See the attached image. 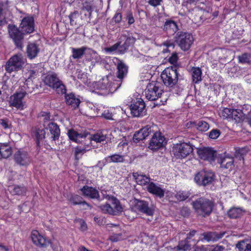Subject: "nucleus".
Instances as JSON below:
<instances>
[{
  "instance_id": "nucleus-1",
  "label": "nucleus",
  "mask_w": 251,
  "mask_h": 251,
  "mask_svg": "<svg viewBox=\"0 0 251 251\" xmlns=\"http://www.w3.org/2000/svg\"><path fill=\"white\" fill-rule=\"evenodd\" d=\"M191 204L196 214L203 218L208 217L211 214L215 205L213 200L204 197L193 201Z\"/></svg>"
},
{
  "instance_id": "nucleus-2",
  "label": "nucleus",
  "mask_w": 251,
  "mask_h": 251,
  "mask_svg": "<svg viewBox=\"0 0 251 251\" xmlns=\"http://www.w3.org/2000/svg\"><path fill=\"white\" fill-rule=\"evenodd\" d=\"M114 76L109 74L93 83L95 90H100L101 95H106L109 92L117 90L120 87V83L114 79Z\"/></svg>"
},
{
  "instance_id": "nucleus-3",
  "label": "nucleus",
  "mask_w": 251,
  "mask_h": 251,
  "mask_svg": "<svg viewBox=\"0 0 251 251\" xmlns=\"http://www.w3.org/2000/svg\"><path fill=\"white\" fill-rule=\"evenodd\" d=\"M42 81L46 86L51 88L58 94L63 95L66 92L65 86L55 73L51 72L43 76Z\"/></svg>"
},
{
  "instance_id": "nucleus-4",
  "label": "nucleus",
  "mask_w": 251,
  "mask_h": 251,
  "mask_svg": "<svg viewBox=\"0 0 251 251\" xmlns=\"http://www.w3.org/2000/svg\"><path fill=\"white\" fill-rule=\"evenodd\" d=\"M161 77L165 86L173 88L178 79V73L176 66L166 68L161 73Z\"/></svg>"
},
{
  "instance_id": "nucleus-5",
  "label": "nucleus",
  "mask_w": 251,
  "mask_h": 251,
  "mask_svg": "<svg viewBox=\"0 0 251 251\" xmlns=\"http://www.w3.org/2000/svg\"><path fill=\"white\" fill-rule=\"evenodd\" d=\"M194 146L189 143L181 142L174 144L172 152L176 159L185 158L193 152Z\"/></svg>"
},
{
  "instance_id": "nucleus-6",
  "label": "nucleus",
  "mask_w": 251,
  "mask_h": 251,
  "mask_svg": "<svg viewBox=\"0 0 251 251\" xmlns=\"http://www.w3.org/2000/svg\"><path fill=\"white\" fill-rule=\"evenodd\" d=\"M215 177V174L212 171L203 169L195 175L194 181L199 186H206L213 182Z\"/></svg>"
},
{
  "instance_id": "nucleus-7",
  "label": "nucleus",
  "mask_w": 251,
  "mask_h": 251,
  "mask_svg": "<svg viewBox=\"0 0 251 251\" xmlns=\"http://www.w3.org/2000/svg\"><path fill=\"white\" fill-rule=\"evenodd\" d=\"M26 59L22 54H17L13 55L7 62L5 65V70L8 73L20 70L25 63Z\"/></svg>"
},
{
  "instance_id": "nucleus-8",
  "label": "nucleus",
  "mask_w": 251,
  "mask_h": 251,
  "mask_svg": "<svg viewBox=\"0 0 251 251\" xmlns=\"http://www.w3.org/2000/svg\"><path fill=\"white\" fill-rule=\"evenodd\" d=\"M162 92L161 84L155 81L149 83L145 90L146 97L150 100H154L157 99L161 96Z\"/></svg>"
},
{
  "instance_id": "nucleus-9",
  "label": "nucleus",
  "mask_w": 251,
  "mask_h": 251,
  "mask_svg": "<svg viewBox=\"0 0 251 251\" xmlns=\"http://www.w3.org/2000/svg\"><path fill=\"white\" fill-rule=\"evenodd\" d=\"M30 237L33 244L40 248H46L49 245L54 250V249L50 239L41 235L37 230H33L31 231Z\"/></svg>"
},
{
  "instance_id": "nucleus-10",
  "label": "nucleus",
  "mask_w": 251,
  "mask_h": 251,
  "mask_svg": "<svg viewBox=\"0 0 251 251\" xmlns=\"http://www.w3.org/2000/svg\"><path fill=\"white\" fill-rule=\"evenodd\" d=\"M26 86L25 84L23 86L21 91H17L13 95L10 96L9 99V103L18 109L25 108V102L23 101L24 98L26 96L28 91H26Z\"/></svg>"
},
{
  "instance_id": "nucleus-11",
  "label": "nucleus",
  "mask_w": 251,
  "mask_h": 251,
  "mask_svg": "<svg viewBox=\"0 0 251 251\" xmlns=\"http://www.w3.org/2000/svg\"><path fill=\"white\" fill-rule=\"evenodd\" d=\"M177 35L176 42L180 49L184 51L189 50L194 42L193 36L184 32H178Z\"/></svg>"
},
{
  "instance_id": "nucleus-12",
  "label": "nucleus",
  "mask_w": 251,
  "mask_h": 251,
  "mask_svg": "<svg viewBox=\"0 0 251 251\" xmlns=\"http://www.w3.org/2000/svg\"><path fill=\"white\" fill-rule=\"evenodd\" d=\"M9 35L13 40L15 45L19 49L23 48V40L24 39V33L14 25H8Z\"/></svg>"
},
{
  "instance_id": "nucleus-13",
  "label": "nucleus",
  "mask_w": 251,
  "mask_h": 251,
  "mask_svg": "<svg viewBox=\"0 0 251 251\" xmlns=\"http://www.w3.org/2000/svg\"><path fill=\"white\" fill-rule=\"evenodd\" d=\"M199 157L204 161L211 163L215 161L217 157V152L210 147H203L197 150Z\"/></svg>"
},
{
  "instance_id": "nucleus-14",
  "label": "nucleus",
  "mask_w": 251,
  "mask_h": 251,
  "mask_svg": "<svg viewBox=\"0 0 251 251\" xmlns=\"http://www.w3.org/2000/svg\"><path fill=\"white\" fill-rule=\"evenodd\" d=\"M133 208L135 210L143 213L147 216H152L154 214V209L149 206V202L144 200L135 199Z\"/></svg>"
},
{
  "instance_id": "nucleus-15",
  "label": "nucleus",
  "mask_w": 251,
  "mask_h": 251,
  "mask_svg": "<svg viewBox=\"0 0 251 251\" xmlns=\"http://www.w3.org/2000/svg\"><path fill=\"white\" fill-rule=\"evenodd\" d=\"M14 161L20 166H27L30 163L31 158L28 153L20 149L14 154Z\"/></svg>"
},
{
  "instance_id": "nucleus-16",
  "label": "nucleus",
  "mask_w": 251,
  "mask_h": 251,
  "mask_svg": "<svg viewBox=\"0 0 251 251\" xmlns=\"http://www.w3.org/2000/svg\"><path fill=\"white\" fill-rule=\"evenodd\" d=\"M165 138L160 132H155L151 138L149 148L152 151H156L164 145Z\"/></svg>"
},
{
  "instance_id": "nucleus-17",
  "label": "nucleus",
  "mask_w": 251,
  "mask_h": 251,
  "mask_svg": "<svg viewBox=\"0 0 251 251\" xmlns=\"http://www.w3.org/2000/svg\"><path fill=\"white\" fill-rule=\"evenodd\" d=\"M153 132L152 127L151 126L147 125L135 132L132 138L133 141L134 143H138L145 139Z\"/></svg>"
},
{
  "instance_id": "nucleus-18",
  "label": "nucleus",
  "mask_w": 251,
  "mask_h": 251,
  "mask_svg": "<svg viewBox=\"0 0 251 251\" xmlns=\"http://www.w3.org/2000/svg\"><path fill=\"white\" fill-rule=\"evenodd\" d=\"M82 196L91 199L100 200V195L99 192L96 188L92 186L84 185L80 189Z\"/></svg>"
},
{
  "instance_id": "nucleus-19",
  "label": "nucleus",
  "mask_w": 251,
  "mask_h": 251,
  "mask_svg": "<svg viewBox=\"0 0 251 251\" xmlns=\"http://www.w3.org/2000/svg\"><path fill=\"white\" fill-rule=\"evenodd\" d=\"M147 190L149 193L156 198L162 199L164 197L165 190L153 182L148 185Z\"/></svg>"
},
{
  "instance_id": "nucleus-20",
  "label": "nucleus",
  "mask_w": 251,
  "mask_h": 251,
  "mask_svg": "<svg viewBox=\"0 0 251 251\" xmlns=\"http://www.w3.org/2000/svg\"><path fill=\"white\" fill-rule=\"evenodd\" d=\"M22 30L25 33H30L34 30V19L32 17H25L23 19L20 25Z\"/></svg>"
},
{
  "instance_id": "nucleus-21",
  "label": "nucleus",
  "mask_w": 251,
  "mask_h": 251,
  "mask_svg": "<svg viewBox=\"0 0 251 251\" xmlns=\"http://www.w3.org/2000/svg\"><path fill=\"white\" fill-rule=\"evenodd\" d=\"M117 77L119 80L117 81L121 84L122 80L126 75L127 74V66L121 61H118L117 65Z\"/></svg>"
},
{
  "instance_id": "nucleus-22",
  "label": "nucleus",
  "mask_w": 251,
  "mask_h": 251,
  "mask_svg": "<svg viewBox=\"0 0 251 251\" xmlns=\"http://www.w3.org/2000/svg\"><path fill=\"white\" fill-rule=\"evenodd\" d=\"M65 94L66 103L74 109L78 108L80 103V99L72 93L67 94L66 93Z\"/></svg>"
},
{
  "instance_id": "nucleus-23",
  "label": "nucleus",
  "mask_w": 251,
  "mask_h": 251,
  "mask_svg": "<svg viewBox=\"0 0 251 251\" xmlns=\"http://www.w3.org/2000/svg\"><path fill=\"white\" fill-rule=\"evenodd\" d=\"M68 135L71 140L77 143H82L86 140L87 137V134L78 133L73 129L68 131Z\"/></svg>"
},
{
  "instance_id": "nucleus-24",
  "label": "nucleus",
  "mask_w": 251,
  "mask_h": 251,
  "mask_svg": "<svg viewBox=\"0 0 251 251\" xmlns=\"http://www.w3.org/2000/svg\"><path fill=\"white\" fill-rule=\"evenodd\" d=\"M178 29L176 23L173 20H167L163 25V30L170 34H174Z\"/></svg>"
},
{
  "instance_id": "nucleus-25",
  "label": "nucleus",
  "mask_w": 251,
  "mask_h": 251,
  "mask_svg": "<svg viewBox=\"0 0 251 251\" xmlns=\"http://www.w3.org/2000/svg\"><path fill=\"white\" fill-rule=\"evenodd\" d=\"M12 152V148L9 143H0V159L8 158Z\"/></svg>"
},
{
  "instance_id": "nucleus-26",
  "label": "nucleus",
  "mask_w": 251,
  "mask_h": 251,
  "mask_svg": "<svg viewBox=\"0 0 251 251\" xmlns=\"http://www.w3.org/2000/svg\"><path fill=\"white\" fill-rule=\"evenodd\" d=\"M132 176L136 183L141 185H146L150 183V177L138 172L133 173Z\"/></svg>"
},
{
  "instance_id": "nucleus-27",
  "label": "nucleus",
  "mask_w": 251,
  "mask_h": 251,
  "mask_svg": "<svg viewBox=\"0 0 251 251\" xmlns=\"http://www.w3.org/2000/svg\"><path fill=\"white\" fill-rule=\"evenodd\" d=\"M39 51L40 49L38 46L35 43H29L27 46V56L30 59L35 58L37 56Z\"/></svg>"
},
{
  "instance_id": "nucleus-28",
  "label": "nucleus",
  "mask_w": 251,
  "mask_h": 251,
  "mask_svg": "<svg viewBox=\"0 0 251 251\" xmlns=\"http://www.w3.org/2000/svg\"><path fill=\"white\" fill-rule=\"evenodd\" d=\"M67 199L69 202L73 205H79L82 203L87 205V202L83 198L77 194H71L67 196Z\"/></svg>"
},
{
  "instance_id": "nucleus-29",
  "label": "nucleus",
  "mask_w": 251,
  "mask_h": 251,
  "mask_svg": "<svg viewBox=\"0 0 251 251\" xmlns=\"http://www.w3.org/2000/svg\"><path fill=\"white\" fill-rule=\"evenodd\" d=\"M48 126L52 135V140H58L60 135V130L58 125L54 122H51L48 125Z\"/></svg>"
},
{
  "instance_id": "nucleus-30",
  "label": "nucleus",
  "mask_w": 251,
  "mask_h": 251,
  "mask_svg": "<svg viewBox=\"0 0 251 251\" xmlns=\"http://www.w3.org/2000/svg\"><path fill=\"white\" fill-rule=\"evenodd\" d=\"M72 51V57L74 59L79 60L84 58L85 51L86 47L83 46L79 48H71Z\"/></svg>"
},
{
  "instance_id": "nucleus-31",
  "label": "nucleus",
  "mask_w": 251,
  "mask_h": 251,
  "mask_svg": "<svg viewBox=\"0 0 251 251\" xmlns=\"http://www.w3.org/2000/svg\"><path fill=\"white\" fill-rule=\"evenodd\" d=\"M237 114H239L238 111H220L219 114L221 116H223L225 119H233L236 121L239 122L240 120V117Z\"/></svg>"
},
{
  "instance_id": "nucleus-32",
  "label": "nucleus",
  "mask_w": 251,
  "mask_h": 251,
  "mask_svg": "<svg viewBox=\"0 0 251 251\" xmlns=\"http://www.w3.org/2000/svg\"><path fill=\"white\" fill-rule=\"evenodd\" d=\"M136 41V38L132 36L129 35L126 38L125 43L120 46L119 51L121 53H124L128 48L132 46Z\"/></svg>"
},
{
  "instance_id": "nucleus-33",
  "label": "nucleus",
  "mask_w": 251,
  "mask_h": 251,
  "mask_svg": "<svg viewBox=\"0 0 251 251\" xmlns=\"http://www.w3.org/2000/svg\"><path fill=\"white\" fill-rule=\"evenodd\" d=\"M130 110H144L146 107L144 101L142 99H136L129 105Z\"/></svg>"
},
{
  "instance_id": "nucleus-34",
  "label": "nucleus",
  "mask_w": 251,
  "mask_h": 251,
  "mask_svg": "<svg viewBox=\"0 0 251 251\" xmlns=\"http://www.w3.org/2000/svg\"><path fill=\"white\" fill-rule=\"evenodd\" d=\"M98 57V54L94 50L86 47V51L84 55L83 60V62H88L97 59Z\"/></svg>"
},
{
  "instance_id": "nucleus-35",
  "label": "nucleus",
  "mask_w": 251,
  "mask_h": 251,
  "mask_svg": "<svg viewBox=\"0 0 251 251\" xmlns=\"http://www.w3.org/2000/svg\"><path fill=\"white\" fill-rule=\"evenodd\" d=\"M243 214V211L240 208L232 207L227 211V215L230 219L240 218Z\"/></svg>"
},
{
  "instance_id": "nucleus-36",
  "label": "nucleus",
  "mask_w": 251,
  "mask_h": 251,
  "mask_svg": "<svg viewBox=\"0 0 251 251\" xmlns=\"http://www.w3.org/2000/svg\"><path fill=\"white\" fill-rule=\"evenodd\" d=\"M236 247L239 251H251V240L240 241L236 244Z\"/></svg>"
},
{
  "instance_id": "nucleus-37",
  "label": "nucleus",
  "mask_w": 251,
  "mask_h": 251,
  "mask_svg": "<svg viewBox=\"0 0 251 251\" xmlns=\"http://www.w3.org/2000/svg\"><path fill=\"white\" fill-rule=\"evenodd\" d=\"M105 162L110 163H122L124 162L125 159L124 156L119 154H114L108 156L104 158Z\"/></svg>"
},
{
  "instance_id": "nucleus-38",
  "label": "nucleus",
  "mask_w": 251,
  "mask_h": 251,
  "mask_svg": "<svg viewBox=\"0 0 251 251\" xmlns=\"http://www.w3.org/2000/svg\"><path fill=\"white\" fill-rule=\"evenodd\" d=\"M88 143H85L84 145V146L88 147L89 144H91V141L93 140L97 143H101L102 141H104L106 140V135H103L101 133H97L93 135L92 137H89L87 138Z\"/></svg>"
},
{
  "instance_id": "nucleus-39",
  "label": "nucleus",
  "mask_w": 251,
  "mask_h": 251,
  "mask_svg": "<svg viewBox=\"0 0 251 251\" xmlns=\"http://www.w3.org/2000/svg\"><path fill=\"white\" fill-rule=\"evenodd\" d=\"M192 77L193 82L198 83L201 80V70L199 67H193L191 70Z\"/></svg>"
},
{
  "instance_id": "nucleus-40",
  "label": "nucleus",
  "mask_w": 251,
  "mask_h": 251,
  "mask_svg": "<svg viewBox=\"0 0 251 251\" xmlns=\"http://www.w3.org/2000/svg\"><path fill=\"white\" fill-rule=\"evenodd\" d=\"M192 244L187 240L184 239L178 242L177 246L176 247L177 251H187L191 249Z\"/></svg>"
},
{
  "instance_id": "nucleus-41",
  "label": "nucleus",
  "mask_w": 251,
  "mask_h": 251,
  "mask_svg": "<svg viewBox=\"0 0 251 251\" xmlns=\"http://www.w3.org/2000/svg\"><path fill=\"white\" fill-rule=\"evenodd\" d=\"M95 8V4L93 1H85L82 3V10L86 11L88 13V16L91 19L92 13Z\"/></svg>"
},
{
  "instance_id": "nucleus-42",
  "label": "nucleus",
  "mask_w": 251,
  "mask_h": 251,
  "mask_svg": "<svg viewBox=\"0 0 251 251\" xmlns=\"http://www.w3.org/2000/svg\"><path fill=\"white\" fill-rule=\"evenodd\" d=\"M112 207L114 212V215H118L123 211V208L120 201L114 197H112Z\"/></svg>"
},
{
  "instance_id": "nucleus-43",
  "label": "nucleus",
  "mask_w": 251,
  "mask_h": 251,
  "mask_svg": "<svg viewBox=\"0 0 251 251\" xmlns=\"http://www.w3.org/2000/svg\"><path fill=\"white\" fill-rule=\"evenodd\" d=\"M87 151L85 147H81V146H77L75 148V160H78L84 153Z\"/></svg>"
},
{
  "instance_id": "nucleus-44",
  "label": "nucleus",
  "mask_w": 251,
  "mask_h": 251,
  "mask_svg": "<svg viewBox=\"0 0 251 251\" xmlns=\"http://www.w3.org/2000/svg\"><path fill=\"white\" fill-rule=\"evenodd\" d=\"M239 62L242 64L251 63V54L248 53H245L238 56Z\"/></svg>"
},
{
  "instance_id": "nucleus-45",
  "label": "nucleus",
  "mask_w": 251,
  "mask_h": 251,
  "mask_svg": "<svg viewBox=\"0 0 251 251\" xmlns=\"http://www.w3.org/2000/svg\"><path fill=\"white\" fill-rule=\"evenodd\" d=\"M100 208L103 213L114 215V212L113 210L112 207L109 203H106L101 205Z\"/></svg>"
},
{
  "instance_id": "nucleus-46",
  "label": "nucleus",
  "mask_w": 251,
  "mask_h": 251,
  "mask_svg": "<svg viewBox=\"0 0 251 251\" xmlns=\"http://www.w3.org/2000/svg\"><path fill=\"white\" fill-rule=\"evenodd\" d=\"M79 17V14L78 11H75L71 13L69 16L70 25L72 26L76 25Z\"/></svg>"
},
{
  "instance_id": "nucleus-47",
  "label": "nucleus",
  "mask_w": 251,
  "mask_h": 251,
  "mask_svg": "<svg viewBox=\"0 0 251 251\" xmlns=\"http://www.w3.org/2000/svg\"><path fill=\"white\" fill-rule=\"evenodd\" d=\"M188 197V194L186 192L183 191H179L175 195V198L178 201H184Z\"/></svg>"
},
{
  "instance_id": "nucleus-48",
  "label": "nucleus",
  "mask_w": 251,
  "mask_h": 251,
  "mask_svg": "<svg viewBox=\"0 0 251 251\" xmlns=\"http://www.w3.org/2000/svg\"><path fill=\"white\" fill-rule=\"evenodd\" d=\"M197 126L198 130L202 132L207 131L209 128V124L207 122L202 120L199 121Z\"/></svg>"
},
{
  "instance_id": "nucleus-49",
  "label": "nucleus",
  "mask_w": 251,
  "mask_h": 251,
  "mask_svg": "<svg viewBox=\"0 0 251 251\" xmlns=\"http://www.w3.org/2000/svg\"><path fill=\"white\" fill-rule=\"evenodd\" d=\"M197 231L196 230H192L190 231L187 234L186 238L185 239L187 240L190 243H193V245H195L197 243V241L193 239V237L195 236Z\"/></svg>"
},
{
  "instance_id": "nucleus-50",
  "label": "nucleus",
  "mask_w": 251,
  "mask_h": 251,
  "mask_svg": "<svg viewBox=\"0 0 251 251\" xmlns=\"http://www.w3.org/2000/svg\"><path fill=\"white\" fill-rule=\"evenodd\" d=\"M109 240L113 242H116L123 239V235L121 233H112L109 238Z\"/></svg>"
},
{
  "instance_id": "nucleus-51",
  "label": "nucleus",
  "mask_w": 251,
  "mask_h": 251,
  "mask_svg": "<svg viewBox=\"0 0 251 251\" xmlns=\"http://www.w3.org/2000/svg\"><path fill=\"white\" fill-rule=\"evenodd\" d=\"M13 191L16 195H22L25 193L26 188L24 186L17 185L14 187Z\"/></svg>"
},
{
  "instance_id": "nucleus-52",
  "label": "nucleus",
  "mask_w": 251,
  "mask_h": 251,
  "mask_svg": "<svg viewBox=\"0 0 251 251\" xmlns=\"http://www.w3.org/2000/svg\"><path fill=\"white\" fill-rule=\"evenodd\" d=\"M162 45L166 47V49H163V50L162 51V52L163 53H166V52H167L168 51H169L168 49L169 48H172L173 49H174L175 47L174 43H173V41H172L171 40H167V41L164 42V43H163Z\"/></svg>"
},
{
  "instance_id": "nucleus-53",
  "label": "nucleus",
  "mask_w": 251,
  "mask_h": 251,
  "mask_svg": "<svg viewBox=\"0 0 251 251\" xmlns=\"http://www.w3.org/2000/svg\"><path fill=\"white\" fill-rule=\"evenodd\" d=\"M0 125L5 129L10 128L11 126L10 122L7 118L0 119Z\"/></svg>"
},
{
  "instance_id": "nucleus-54",
  "label": "nucleus",
  "mask_w": 251,
  "mask_h": 251,
  "mask_svg": "<svg viewBox=\"0 0 251 251\" xmlns=\"http://www.w3.org/2000/svg\"><path fill=\"white\" fill-rule=\"evenodd\" d=\"M147 111H130L133 117H142L147 114Z\"/></svg>"
},
{
  "instance_id": "nucleus-55",
  "label": "nucleus",
  "mask_w": 251,
  "mask_h": 251,
  "mask_svg": "<svg viewBox=\"0 0 251 251\" xmlns=\"http://www.w3.org/2000/svg\"><path fill=\"white\" fill-rule=\"evenodd\" d=\"M221 134L220 130L218 129H212L209 133V137L212 139H216L219 137Z\"/></svg>"
},
{
  "instance_id": "nucleus-56",
  "label": "nucleus",
  "mask_w": 251,
  "mask_h": 251,
  "mask_svg": "<svg viewBox=\"0 0 251 251\" xmlns=\"http://www.w3.org/2000/svg\"><path fill=\"white\" fill-rule=\"evenodd\" d=\"M35 136L37 140H41L45 138V131L44 129H38L36 130Z\"/></svg>"
},
{
  "instance_id": "nucleus-57",
  "label": "nucleus",
  "mask_w": 251,
  "mask_h": 251,
  "mask_svg": "<svg viewBox=\"0 0 251 251\" xmlns=\"http://www.w3.org/2000/svg\"><path fill=\"white\" fill-rule=\"evenodd\" d=\"M94 220L99 226L103 225L105 223V219L102 216H96Z\"/></svg>"
},
{
  "instance_id": "nucleus-58",
  "label": "nucleus",
  "mask_w": 251,
  "mask_h": 251,
  "mask_svg": "<svg viewBox=\"0 0 251 251\" xmlns=\"http://www.w3.org/2000/svg\"><path fill=\"white\" fill-rule=\"evenodd\" d=\"M177 60V53L176 52H173L168 59L169 62L172 64H175L176 63Z\"/></svg>"
},
{
  "instance_id": "nucleus-59",
  "label": "nucleus",
  "mask_w": 251,
  "mask_h": 251,
  "mask_svg": "<svg viewBox=\"0 0 251 251\" xmlns=\"http://www.w3.org/2000/svg\"><path fill=\"white\" fill-rule=\"evenodd\" d=\"M234 162L233 158L230 155H225L224 157L221 158L220 161H219V163L220 164H224L227 162Z\"/></svg>"
},
{
  "instance_id": "nucleus-60",
  "label": "nucleus",
  "mask_w": 251,
  "mask_h": 251,
  "mask_svg": "<svg viewBox=\"0 0 251 251\" xmlns=\"http://www.w3.org/2000/svg\"><path fill=\"white\" fill-rule=\"evenodd\" d=\"M181 214L184 217H188L190 213L191 210L188 207H183L180 211Z\"/></svg>"
},
{
  "instance_id": "nucleus-61",
  "label": "nucleus",
  "mask_w": 251,
  "mask_h": 251,
  "mask_svg": "<svg viewBox=\"0 0 251 251\" xmlns=\"http://www.w3.org/2000/svg\"><path fill=\"white\" fill-rule=\"evenodd\" d=\"M163 0H148L149 4L153 7H157L160 5Z\"/></svg>"
},
{
  "instance_id": "nucleus-62",
  "label": "nucleus",
  "mask_w": 251,
  "mask_h": 251,
  "mask_svg": "<svg viewBox=\"0 0 251 251\" xmlns=\"http://www.w3.org/2000/svg\"><path fill=\"white\" fill-rule=\"evenodd\" d=\"M120 43H117L112 46L111 47H110L109 48H107L106 49V50L109 52H112L113 51H116L119 48V50L120 49Z\"/></svg>"
},
{
  "instance_id": "nucleus-63",
  "label": "nucleus",
  "mask_w": 251,
  "mask_h": 251,
  "mask_svg": "<svg viewBox=\"0 0 251 251\" xmlns=\"http://www.w3.org/2000/svg\"><path fill=\"white\" fill-rule=\"evenodd\" d=\"M234 162H226L224 164H220L221 168L228 169L229 171L231 170L233 166Z\"/></svg>"
},
{
  "instance_id": "nucleus-64",
  "label": "nucleus",
  "mask_w": 251,
  "mask_h": 251,
  "mask_svg": "<svg viewBox=\"0 0 251 251\" xmlns=\"http://www.w3.org/2000/svg\"><path fill=\"white\" fill-rule=\"evenodd\" d=\"M224 249L225 247H224L223 246L217 245L216 246L211 248L208 250H201L204 251H222L223 250H224Z\"/></svg>"
}]
</instances>
